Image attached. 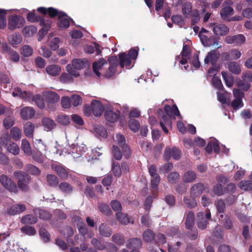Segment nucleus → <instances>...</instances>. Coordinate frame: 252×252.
Returning a JSON list of instances; mask_svg holds the SVG:
<instances>
[{"label":"nucleus","mask_w":252,"mask_h":252,"mask_svg":"<svg viewBox=\"0 0 252 252\" xmlns=\"http://www.w3.org/2000/svg\"><path fill=\"white\" fill-rule=\"evenodd\" d=\"M36 32L37 29L33 26L26 27L23 30V32L27 36L33 35Z\"/></svg>","instance_id":"5fc2aeb1"},{"label":"nucleus","mask_w":252,"mask_h":252,"mask_svg":"<svg viewBox=\"0 0 252 252\" xmlns=\"http://www.w3.org/2000/svg\"><path fill=\"white\" fill-rule=\"evenodd\" d=\"M25 24L23 18L20 16H14L11 17L8 21L9 29L13 30L16 28L22 27Z\"/></svg>","instance_id":"f8f14e48"},{"label":"nucleus","mask_w":252,"mask_h":252,"mask_svg":"<svg viewBox=\"0 0 252 252\" xmlns=\"http://www.w3.org/2000/svg\"><path fill=\"white\" fill-rule=\"evenodd\" d=\"M113 140L120 146H123V144L126 142V139L124 135L119 133L113 136Z\"/></svg>","instance_id":"4d7b16f0"},{"label":"nucleus","mask_w":252,"mask_h":252,"mask_svg":"<svg viewBox=\"0 0 252 252\" xmlns=\"http://www.w3.org/2000/svg\"><path fill=\"white\" fill-rule=\"evenodd\" d=\"M66 71L72 77L77 78L80 76V73L78 72L79 69H76L70 64H68L65 67Z\"/></svg>","instance_id":"c03bdc74"},{"label":"nucleus","mask_w":252,"mask_h":252,"mask_svg":"<svg viewBox=\"0 0 252 252\" xmlns=\"http://www.w3.org/2000/svg\"><path fill=\"white\" fill-rule=\"evenodd\" d=\"M194 219V214L192 212H189L187 215L185 222L186 227L188 228L189 229L193 225Z\"/></svg>","instance_id":"de8ad7c7"},{"label":"nucleus","mask_w":252,"mask_h":252,"mask_svg":"<svg viewBox=\"0 0 252 252\" xmlns=\"http://www.w3.org/2000/svg\"><path fill=\"white\" fill-rule=\"evenodd\" d=\"M32 48L29 45H24L21 48V54L25 57H29L32 54Z\"/></svg>","instance_id":"6e6d98bb"},{"label":"nucleus","mask_w":252,"mask_h":252,"mask_svg":"<svg viewBox=\"0 0 252 252\" xmlns=\"http://www.w3.org/2000/svg\"><path fill=\"white\" fill-rule=\"evenodd\" d=\"M219 57V53L216 50H212L209 52L204 59L205 64L211 63L214 64L217 61Z\"/></svg>","instance_id":"4be33fe9"},{"label":"nucleus","mask_w":252,"mask_h":252,"mask_svg":"<svg viewBox=\"0 0 252 252\" xmlns=\"http://www.w3.org/2000/svg\"><path fill=\"white\" fill-rule=\"evenodd\" d=\"M196 176V174L194 171L189 170L184 173L182 179L185 183H191L195 180Z\"/></svg>","instance_id":"a878e982"},{"label":"nucleus","mask_w":252,"mask_h":252,"mask_svg":"<svg viewBox=\"0 0 252 252\" xmlns=\"http://www.w3.org/2000/svg\"><path fill=\"white\" fill-rule=\"evenodd\" d=\"M210 219L211 213L209 211L199 213L197 216V225L198 228L201 229H205Z\"/></svg>","instance_id":"6e6552de"},{"label":"nucleus","mask_w":252,"mask_h":252,"mask_svg":"<svg viewBox=\"0 0 252 252\" xmlns=\"http://www.w3.org/2000/svg\"><path fill=\"white\" fill-rule=\"evenodd\" d=\"M94 130L96 135L106 138L107 136V133L105 128L102 126L94 125Z\"/></svg>","instance_id":"473e14b6"},{"label":"nucleus","mask_w":252,"mask_h":252,"mask_svg":"<svg viewBox=\"0 0 252 252\" xmlns=\"http://www.w3.org/2000/svg\"><path fill=\"white\" fill-rule=\"evenodd\" d=\"M199 37L202 44L204 46L209 47L211 46H214L215 44L218 45V42H214L212 43L211 39L203 34H200L199 35Z\"/></svg>","instance_id":"e433bc0d"},{"label":"nucleus","mask_w":252,"mask_h":252,"mask_svg":"<svg viewBox=\"0 0 252 252\" xmlns=\"http://www.w3.org/2000/svg\"><path fill=\"white\" fill-rule=\"evenodd\" d=\"M126 246L128 249H132V252H138L136 249L141 247L142 241L137 238H131L127 241Z\"/></svg>","instance_id":"2eb2a0df"},{"label":"nucleus","mask_w":252,"mask_h":252,"mask_svg":"<svg viewBox=\"0 0 252 252\" xmlns=\"http://www.w3.org/2000/svg\"><path fill=\"white\" fill-rule=\"evenodd\" d=\"M14 175L18 180V187L23 190H26L28 189V185L30 182V178L28 175H25L22 171H16Z\"/></svg>","instance_id":"0eeeda50"},{"label":"nucleus","mask_w":252,"mask_h":252,"mask_svg":"<svg viewBox=\"0 0 252 252\" xmlns=\"http://www.w3.org/2000/svg\"><path fill=\"white\" fill-rule=\"evenodd\" d=\"M120 115V112L119 111L108 110L105 113V118L107 122L113 123L117 121Z\"/></svg>","instance_id":"412c9836"},{"label":"nucleus","mask_w":252,"mask_h":252,"mask_svg":"<svg viewBox=\"0 0 252 252\" xmlns=\"http://www.w3.org/2000/svg\"><path fill=\"white\" fill-rule=\"evenodd\" d=\"M87 61L85 59H75L72 60L71 65H72L76 69H82L85 67Z\"/></svg>","instance_id":"c756f323"},{"label":"nucleus","mask_w":252,"mask_h":252,"mask_svg":"<svg viewBox=\"0 0 252 252\" xmlns=\"http://www.w3.org/2000/svg\"><path fill=\"white\" fill-rule=\"evenodd\" d=\"M180 175L176 172L170 173L168 176V181L171 183H174L179 180Z\"/></svg>","instance_id":"0e129e2a"},{"label":"nucleus","mask_w":252,"mask_h":252,"mask_svg":"<svg viewBox=\"0 0 252 252\" xmlns=\"http://www.w3.org/2000/svg\"><path fill=\"white\" fill-rule=\"evenodd\" d=\"M45 71L49 75L55 77L60 74L62 68L61 67L58 65L51 64L46 66Z\"/></svg>","instance_id":"f3484780"},{"label":"nucleus","mask_w":252,"mask_h":252,"mask_svg":"<svg viewBox=\"0 0 252 252\" xmlns=\"http://www.w3.org/2000/svg\"><path fill=\"white\" fill-rule=\"evenodd\" d=\"M60 81L63 83H70L73 81V79L68 73H63L60 76Z\"/></svg>","instance_id":"8fccbe9b"},{"label":"nucleus","mask_w":252,"mask_h":252,"mask_svg":"<svg viewBox=\"0 0 252 252\" xmlns=\"http://www.w3.org/2000/svg\"><path fill=\"white\" fill-rule=\"evenodd\" d=\"M55 170L57 174L63 179H66L68 176V172L61 165H58L55 166Z\"/></svg>","instance_id":"58836bf2"},{"label":"nucleus","mask_w":252,"mask_h":252,"mask_svg":"<svg viewBox=\"0 0 252 252\" xmlns=\"http://www.w3.org/2000/svg\"><path fill=\"white\" fill-rule=\"evenodd\" d=\"M10 138L6 135L5 137L0 138V143L5 144L7 150L12 154L16 155L19 153V148L17 144L15 143L9 142Z\"/></svg>","instance_id":"1a4fd4ad"},{"label":"nucleus","mask_w":252,"mask_h":252,"mask_svg":"<svg viewBox=\"0 0 252 252\" xmlns=\"http://www.w3.org/2000/svg\"><path fill=\"white\" fill-rule=\"evenodd\" d=\"M21 231L23 233H25L29 236H33L36 234L35 229L32 226H25L21 228Z\"/></svg>","instance_id":"864d4df0"},{"label":"nucleus","mask_w":252,"mask_h":252,"mask_svg":"<svg viewBox=\"0 0 252 252\" xmlns=\"http://www.w3.org/2000/svg\"><path fill=\"white\" fill-rule=\"evenodd\" d=\"M112 240L115 243L118 245H122L125 242V237L119 233L113 235L112 237Z\"/></svg>","instance_id":"a18cd8bd"},{"label":"nucleus","mask_w":252,"mask_h":252,"mask_svg":"<svg viewBox=\"0 0 252 252\" xmlns=\"http://www.w3.org/2000/svg\"><path fill=\"white\" fill-rule=\"evenodd\" d=\"M14 122L15 119L13 117L7 116L3 120V124L4 127L8 129L14 125Z\"/></svg>","instance_id":"603ef678"},{"label":"nucleus","mask_w":252,"mask_h":252,"mask_svg":"<svg viewBox=\"0 0 252 252\" xmlns=\"http://www.w3.org/2000/svg\"><path fill=\"white\" fill-rule=\"evenodd\" d=\"M41 239L44 242H48L50 240V236L48 232L44 228H40L39 230Z\"/></svg>","instance_id":"3c124183"},{"label":"nucleus","mask_w":252,"mask_h":252,"mask_svg":"<svg viewBox=\"0 0 252 252\" xmlns=\"http://www.w3.org/2000/svg\"><path fill=\"white\" fill-rule=\"evenodd\" d=\"M214 193L218 195H221L226 192V189H223L220 184L217 185L214 188Z\"/></svg>","instance_id":"774afa93"},{"label":"nucleus","mask_w":252,"mask_h":252,"mask_svg":"<svg viewBox=\"0 0 252 252\" xmlns=\"http://www.w3.org/2000/svg\"><path fill=\"white\" fill-rule=\"evenodd\" d=\"M112 153L114 158L117 160H120L122 158V153L119 148L116 146L114 145L113 146Z\"/></svg>","instance_id":"e2e57ef3"},{"label":"nucleus","mask_w":252,"mask_h":252,"mask_svg":"<svg viewBox=\"0 0 252 252\" xmlns=\"http://www.w3.org/2000/svg\"><path fill=\"white\" fill-rule=\"evenodd\" d=\"M12 95L25 99L28 101H34L40 108L42 109L45 107L44 100L40 95L37 94L33 96L29 92L22 91L20 88L18 87L14 89L12 92Z\"/></svg>","instance_id":"f03ea898"},{"label":"nucleus","mask_w":252,"mask_h":252,"mask_svg":"<svg viewBox=\"0 0 252 252\" xmlns=\"http://www.w3.org/2000/svg\"><path fill=\"white\" fill-rule=\"evenodd\" d=\"M221 74L226 85L229 88L232 87L234 83L233 77L230 73L225 71H222Z\"/></svg>","instance_id":"7c9ffc66"},{"label":"nucleus","mask_w":252,"mask_h":252,"mask_svg":"<svg viewBox=\"0 0 252 252\" xmlns=\"http://www.w3.org/2000/svg\"><path fill=\"white\" fill-rule=\"evenodd\" d=\"M171 156L175 159H179L181 157V151L176 148H173L172 150L169 147H166L164 151V157L166 160L170 158Z\"/></svg>","instance_id":"ddd939ff"},{"label":"nucleus","mask_w":252,"mask_h":252,"mask_svg":"<svg viewBox=\"0 0 252 252\" xmlns=\"http://www.w3.org/2000/svg\"><path fill=\"white\" fill-rule=\"evenodd\" d=\"M192 9V5L190 2H186L182 5V11L184 15L187 17L190 16Z\"/></svg>","instance_id":"49530a36"},{"label":"nucleus","mask_w":252,"mask_h":252,"mask_svg":"<svg viewBox=\"0 0 252 252\" xmlns=\"http://www.w3.org/2000/svg\"><path fill=\"white\" fill-rule=\"evenodd\" d=\"M46 179L48 184L51 186H55L59 182L57 177L55 175L49 174Z\"/></svg>","instance_id":"13d9d810"},{"label":"nucleus","mask_w":252,"mask_h":252,"mask_svg":"<svg viewBox=\"0 0 252 252\" xmlns=\"http://www.w3.org/2000/svg\"><path fill=\"white\" fill-rule=\"evenodd\" d=\"M128 126L131 130L136 132L139 129L140 125L137 120L132 119L129 121Z\"/></svg>","instance_id":"680f3d73"},{"label":"nucleus","mask_w":252,"mask_h":252,"mask_svg":"<svg viewBox=\"0 0 252 252\" xmlns=\"http://www.w3.org/2000/svg\"><path fill=\"white\" fill-rule=\"evenodd\" d=\"M34 128V125L32 123L30 122L26 123L23 127L25 135L28 137H32Z\"/></svg>","instance_id":"b1692460"},{"label":"nucleus","mask_w":252,"mask_h":252,"mask_svg":"<svg viewBox=\"0 0 252 252\" xmlns=\"http://www.w3.org/2000/svg\"><path fill=\"white\" fill-rule=\"evenodd\" d=\"M71 102L73 106L76 107L81 104L82 98L79 95H72L71 97Z\"/></svg>","instance_id":"bf43d9fd"},{"label":"nucleus","mask_w":252,"mask_h":252,"mask_svg":"<svg viewBox=\"0 0 252 252\" xmlns=\"http://www.w3.org/2000/svg\"><path fill=\"white\" fill-rule=\"evenodd\" d=\"M204 186L202 183H198L194 184L190 189V195L192 197L199 196L203 191Z\"/></svg>","instance_id":"5701e85b"},{"label":"nucleus","mask_w":252,"mask_h":252,"mask_svg":"<svg viewBox=\"0 0 252 252\" xmlns=\"http://www.w3.org/2000/svg\"><path fill=\"white\" fill-rule=\"evenodd\" d=\"M59 189L63 192L69 193L72 190V188L68 183H62L59 186Z\"/></svg>","instance_id":"69168bd1"},{"label":"nucleus","mask_w":252,"mask_h":252,"mask_svg":"<svg viewBox=\"0 0 252 252\" xmlns=\"http://www.w3.org/2000/svg\"><path fill=\"white\" fill-rule=\"evenodd\" d=\"M42 126L44 129L49 131L53 129L56 126L55 122L49 118H44L42 120Z\"/></svg>","instance_id":"bb28decb"},{"label":"nucleus","mask_w":252,"mask_h":252,"mask_svg":"<svg viewBox=\"0 0 252 252\" xmlns=\"http://www.w3.org/2000/svg\"><path fill=\"white\" fill-rule=\"evenodd\" d=\"M35 114L34 110L30 107H25L20 112L21 118L25 120L31 119L34 116Z\"/></svg>","instance_id":"dca6fc26"},{"label":"nucleus","mask_w":252,"mask_h":252,"mask_svg":"<svg viewBox=\"0 0 252 252\" xmlns=\"http://www.w3.org/2000/svg\"><path fill=\"white\" fill-rule=\"evenodd\" d=\"M228 69L232 73L238 74L241 72V68L238 63L235 62H230L228 64Z\"/></svg>","instance_id":"a19ab883"},{"label":"nucleus","mask_w":252,"mask_h":252,"mask_svg":"<svg viewBox=\"0 0 252 252\" xmlns=\"http://www.w3.org/2000/svg\"><path fill=\"white\" fill-rule=\"evenodd\" d=\"M160 181V179L158 175H156V176L151 177V182L152 187L153 189H158Z\"/></svg>","instance_id":"338daca9"},{"label":"nucleus","mask_w":252,"mask_h":252,"mask_svg":"<svg viewBox=\"0 0 252 252\" xmlns=\"http://www.w3.org/2000/svg\"><path fill=\"white\" fill-rule=\"evenodd\" d=\"M37 218L31 215H27L23 217L21 219V222L24 224H34L37 222Z\"/></svg>","instance_id":"4c0bfd02"},{"label":"nucleus","mask_w":252,"mask_h":252,"mask_svg":"<svg viewBox=\"0 0 252 252\" xmlns=\"http://www.w3.org/2000/svg\"><path fill=\"white\" fill-rule=\"evenodd\" d=\"M0 183L4 188L9 191L16 192L17 190L16 184L5 175L0 176Z\"/></svg>","instance_id":"9d476101"},{"label":"nucleus","mask_w":252,"mask_h":252,"mask_svg":"<svg viewBox=\"0 0 252 252\" xmlns=\"http://www.w3.org/2000/svg\"><path fill=\"white\" fill-rule=\"evenodd\" d=\"M116 217L119 221L123 224L126 225L130 222L128 215L122 212L117 213Z\"/></svg>","instance_id":"ea45409f"},{"label":"nucleus","mask_w":252,"mask_h":252,"mask_svg":"<svg viewBox=\"0 0 252 252\" xmlns=\"http://www.w3.org/2000/svg\"><path fill=\"white\" fill-rule=\"evenodd\" d=\"M107 63L106 61L104 59H101L98 62L93 63V67L94 72L97 76H99L101 73L99 70H101L104 64Z\"/></svg>","instance_id":"c85d7f7f"},{"label":"nucleus","mask_w":252,"mask_h":252,"mask_svg":"<svg viewBox=\"0 0 252 252\" xmlns=\"http://www.w3.org/2000/svg\"><path fill=\"white\" fill-rule=\"evenodd\" d=\"M120 63L122 68L126 67L127 69L131 68V60L129 57L126 56L125 53H122L119 55Z\"/></svg>","instance_id":"a211bd4d"},{"label":"nucleus","mask_w":252,"mask_h":252,"mask_svg":"<svg viewBox=\"0 0 252 252\" xmlns=\"http://www.w3.org/2000/svg\"><path fill=\"white\" fill-rule=\"evenodd\" d=\"M9 41L13 45H17L21 43L22 38L20 34L14 33L8 37Z\"/></svg>","instance_id":"37998d69"},{"label":"nucleus","mask_w":252,"mask_h":252,"mask_svg":"<svg viewBox=\"0 0 252 252\" xmlns=\"http://www.w3.org/2000/svg\"><path fill=\"white\" fill-rule=\"evenodd\" d=\"M238 187L244 191H249L252 189V181L242 180L238 184Z\"/></svg>","instance_id":"72a5a7b5"},{"label":"nucleus","mask_w":252,"mask_h":252,"mask_svg":"<svg viewBox=\"0 0 252 252\" xmlns=\"http://www.w3.org/2000/svg\"><path fill=\"white\" fill-rule=\"evenodd\" d=\"M209 27L212 28L214 33L216 35H225L229 31V29L224 24H216L215 23H211Z\"/></svg>","instance_id":"9b49d317"},{"label":"nucleus","mask_w":252,"mask_h":252,"mask_svg":"<svg viewBox=\"0 0 252 252\" xmlns=\"http://www.w3.org/2000/svg\"><path fill=\"white\" fill-rule=\"evenodd\" d=\"M46 101L49 103H55L60 100L59 96L53 92H45L43 94Z\"/></svg>","instance_id":"aec40b11"},{"label":"nucleus","mask_w":252,"mask_h":252,"mask_svg":"<svg viewBox=\"0 0 252 252\" xmlns=\"http://www.w3.org/2000/svg\"><path fill=\"white\" fill-rule=\"evenodd\" d=\"M234 13L233 9L229 6H225L221 9L220 11L221 17L224 20L227 21H240L242 19V17L240 16H235L231 17Z\"/></svg>","instance_id":"39448f33"},{"label":"nucleus","mask_w":252,"mask_h":252,"mask_svg":"<svg viewBox=\"0 0 252 252\" xmlns=\"http://www.w3.org/2000/svg\"><path fill=\"white\" fill-rule=\"evenodd\" d=\"M37 11L44 14L48 13L50 17H55L57 15L59 17V15H61L63 13H59L57 9L52 7H50L48 9L44 7H39L37 9Z\"/></svg>","instance_id":"393cba45"},{"label":"nucleus","mask_w":252,"mask_h":252,"mask_svg":"<svg viewBox=\"0 0 252 252\" xmlns=\"http://www.w3.org/2000/svg\"><path fill=\"white\" fill-rule=\"evenodd\" d=\"M27 20L31 22L39 21L40 25L43 26L42 29L39 31L38 32L39 36L38 40H41L42 36L47 34L48 31L50 28L51 22L49 20L45 21L44 19H41L40 17H38L33 13H29L27 15Z\"/></svg>","instance_id":"7ed1b4c3"},{"label":"nucleus","mask_w":252,"mask_h":252,"mask_svg":"<svg viewBox=\"0 0 252 252\" xmlns=\"http://www.w3.org/2000/svg\"><path fill=\"white\" fill-rule=\"evenodd\" d=\"M59 22L58 23L60 28L67 29L69 27L70 22L65 15L64 13H62L61 15H59Z\"/></svg>","instance_id":"cd10ccee"},{"label":"nucleus","mask_w":252,"mask_h":252,"mask_svg":"<svg viewBox=\"0 0 252 252\" xmlns=\"http://www.w3.org/2000/svg\"><path fill=\"white\" fill-rule=\"evenodd\" d=\"M34 212L36 215H38L40 219L43 220H48L51 217V215L49 212L41 209H36Z\"/></svg>","instance_id":"c9c22d12"},{"label":"nucleus","mask_w":252,"mask_h":252,"mask_svg":"<svg viewBox=\"0 0 252 252\" xmlns=\"http://www.w3.org/2000/svg\"><path fill=\"white\" fill-rule=\"evenodd\" d=\"M21 148L24 151L25 154L29 156L32 154V150L30 146V144L29 141L25 139H24L22 141Z\"/></svg>","instance_id":"79ce46f5"},{"label":"nucleus","mask_w":252,"mask_h":252,"mask_svg":"<svg viewBox=\"0 0 252 252\" xmlns=\"http://www.w3.org/2000/svg\"><path fill=\"white\" fill-rule=\"evenodd\" d=\"M164 109L166 112L165 114H163L162 110H160L158 112V117L160 118V125L163 130L166 133L168 132L167 127L171 126V121L170 118L173 117L175 118L177 116L181 118L180 112L176 105H173L172 107L169 105H165Z\"/></svg>","instance_id":"f257e3e1"},{"label":"nucleus","mask_w":252,"mask_h":252,"mask_svg":"<svg viewBox=\"0 0 252 252\" xmlns=\"http://www.w3.org/2000/svg\"><path fill=\"white\" fill-rule=\"evenodd\" d=\"M233 94L235 99L231 102V106L234 109L242 108L244 105L242 98L244 96V93L239 89L235 88L233 91Z\"/></svg>","instance_id":"423d86ee"},{"label":"nucleus","mask_w":252,"mask_h":252,"mask_svg":"<svg viewBox=\"0 0 252 252\" xmlns=\"http://www.w3.org/2000/svg\"><path fill=\"white\" fill-rule=\"evenodd\" d=\"M91 109L94 116H100L104 111V106L100 101L94 100L91 102Z\"/></svg>","instance_id":"4468645a"},{"label":"nucleus","mask_w":252,"mask_h":252,"mask_svg":"<svg viewBox=\"0 0 252 252\" xmlns=\"http://www.w3.org/2000/svg\"><path fill=\"white\" fill-rule=\"evenodd\" d=\"M98 229L100 234L104 237H109L111 235V228L104 223H101Z\"/></svg>","instance_id":"f704fd0d"},{"label":"nucleus","mask_w":252,"mask_h":252,"mask_svg":"<svg viewBox=\"0 0 252 252\" xmlns=\"http://www.w3.org/2000/svg\"><path fill=\"white\" fill-rule=\"evenodd\" d=\"M10 134L14 140H19L21 137V130L17 126H14L10 130Z\"/></svg>","instance_id":"09e8293b"},{"label":"nucleus","mask_w":252,"mask_h":252,"mask_svg":"<svg viewBox=\"0 0 252 252\" xmlns=\"http://www.w3.org/2000/svg\"><path fill=\"white\" fill-rule=\"evenodd\" d=\"M26 209L23 204H17L11 206L8 210V213L10 215H15L23 212Z\"/></svg>","instance_id":"6ab92c4d"},{"label":"nucleus","mask_w":252,"mask_h":252,"mask_svg":"<svg viewBox=\"0 0 252 252\" xmlns=\"http://www.w3.org/2000/svg\"><path fill=\"white\" fill-rule=\"evenodd\" d=\"M57 120L58 123L62 125H67L70 122L69 117L65 115H60L57 117Z\"/></svg>","instance_id":"052dcab7"},{"label":"nucleus","mask_w":252,"mask_h":252,"mask_svg":"<svg viewBox=\"0 0 252 252\" xmlns=\"http://www.w3.org/2000/svg\"><path fill=\"white\" fill-rule=\"evenodd\" d=\"M142 236L144 241L146 242H152L153 241H155L156 237L155 233L150 229L145 230L143 232Z\"/></svg>","instance_id":"2f4dec72"},{"label":"nucleus","mask_w":252,"mask_h":252,"mask_svg":"<svg viewBox=\"0 0 252 252\" xmlns=\"http://www.w3.org/2000/svg\"><path fill=\"white\" fill-rule=\"evenodd\" d=\"M78 228L80 235H77L75 236V241L76 244H79L80 241L82 243L87 241L88 238H91L93 237V234L89 233L86 225L84 223L78 225Z\"/></svg>","instance_id":"20e7f679"}]
</instances>
